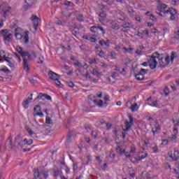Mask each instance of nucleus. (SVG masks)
Returning a JSON list of instances; mask_svg holds the SVG:
<instances>
[{"label": "nucleus", "instance_id": "obj_1", "mask_svg": "<svg viewBox=\"0 0 179 179\" xmlns=\"http://www.w3.org/2000/svg\"><path fill=\"white\" fill-rule=\"evenodd\" d=\"M150 59L148 60L150 68V69H155L156 66H157V61L156 60V58H160V54L155 52L151 56H150Z\"/></svg>", "mask_w": 179, "mask_h": 179}, {"label": "nucleus", "instance_id": "obj_2", "mask_svg": "<svg viewBox=\"0 0 179 179\" xmlns=\"http://www.w3.org/2000/svg\"><path fill=\"white\" fill-rule=\"evenodd\" d=\"M129 122L126 121L124 123V127L125 129L122 128V130L124 132H128V131H129V129H131V125H134V117H132V115H129L128 116Z\"/></svg>", "mask_w": 179, "mask_h": 179}, {"label": "nucleus", "instance_id": "obj_3", "mask_svg": "<svg viewBox=\"0 0 179 179\" xmlns=\"http://www.w3.org/2000/svg\"><path fill=\"white\" fill-rule=\"evenodd\" d=\"M1 34L3 35V38L5 41H8V43H10V40H12V34H9L8 29H2L1 31Z\"/></svg>", "mask_w": 179, "mask_h": 179}, {"label": "nucleus", "instance_id": "obj_4", "mask_svg": "<svg viewBox=\"0 0 179 179\" xmlns=\"http://www.w3.org/2000/svg\"><path fill=\"white\" fill-rule=\"evenodd\" d=\"M36 0H25L24 1V4L23 6V10H29L33 6V4Z\"/></svg>", "mask_w": 179, "mask_h": 179}, {"label": "nucleus", "instance_id": "obj_5", "mask_svg": "<svg viewBox=\"0 0 179 179\" xmlns=\"http://www.w3.org/2000/svg\"><path fill=\"white\" fill-rule=\"evenodd\" d=\"M0 8H2L1 12L3 13L4 19H6V16H8V13L9 12V10H10V9H12V8L10 6L4 7L3 4H1V3Z\"/></svg>", "mask_w": 179, "mask_h": 179}, {"label": "nucleus", "instance_id": "obj_6", "mask_svg": "<svg viewBox=\"0 0 179 179\" xmlns=\"http://www.w3.org/2000/svg\"><path fill=\"white\" fill-rule=\"evenodd\" d=\"M31 97L29 96L26 100H24L22 102V107H24V108H29V103H31V100H33V94H30Z\"/></svg>", "mask_w": 179, "mask_h": 179}, {"label": "nucleus", "instance_id": "obj_7", "mask_svg": "<svg viewBox=\"0 0 179 179\" xmlns=\"http://www.w3.org/2000/svg\"><path fill=\"white\" fill-rule=\"evenodd\" d=\"M18 52L22 57H28L29 61H33V57H31V55L29 52H24L23 50H18Z\"/></svg>", "mask_w": 179, "mask_h": 179}, {"label": "nucleus", "instance_id": "obj_8", "mask_svg": "<svg viewBox=\"0 0 179 179\" xmlns=\"http://www.w3.org/2000/svg\"><path fill=\"white\" fill-rule=\"evenodd\" d=\"M169 12L171 15V20H176V15H177V10L171 8H169Z\"/></svg>", "mask_w": 179, "mask_h": 179}, {"label": "nucleus", "instance_id": "obj_9", "mask_svg": "<svg viewBox=\"0 0 179 179\" xmlns=\"http://www.w3.org/2000/svg\"><path fill=\"white\" fill-rule=\"evenodd\" d=\"M3 57L4 61H6V62H8V66H10V68H15V64H13V62L10 61V58L9 57H6V55H3Z\"/></svg>", "mask_w": 179, "mask_h": 179}, {"label": "nucleus", "instance_id": "obj_10", "mask_svg": "<svg viewBox=\"0 0 179 179\" xmlns=\"http://www.w3.org/2000/svg\"><path fill=\"white\" fill-rule=\"evenodd\" d=\"M31 20H33V22H35L34 23V27L35 30H37V27H38V17H37L36 15H32L31 16Z\"/></svg>", "mask_w": 179, "mask_h": 179}, {"label": "nucleus", "instance_id": "obj_11", "mask_svg": "<svg viewBox=\"0 0 179 179\" xmlns=\"http://www.w3.org/2000/svg\"><path fill=\"white\" fill-rule=\"evenodd\" d=\"M23 64H24V69L26 71V72L29 73V71H30V66H29V60L26 58H24Z\"/></svg>", "mask_w": 179, "mask_h": 179}, {"label": "nucleus", "instance_id": "obj_12", "mask_svg": "<svg viewBox=\"0 0 179 179\" xmlns=\"http://www.w3.org/2000/svg\"><path fill=\"white\" fill-rule=\"evenodd\" d=\"M88 104L91 108L96 107L97 106V100L89 98Z\"/></svg>", "mask_w": 179, "mask_h": 179}, {"label": "nucleus", "instance_id": "obj_13", "mask_svg": "<svg viewBox=\"0 0 179 179\" xmlns=\"http://www.w3.org/2000/svg\"><path fill=\"white\" fill-rule=\"evenodd\" d=\"M48 76H49L50 79H51L52 80H55V79H57V73L52 71H50L48 72Z\"/></svg>", "mask_w": 179, "mask_h": 179}, {"label": "nucleus", "instance_id": "obj_14", "mask_svg": "<svg viewBox=\"0 0 179 179\" xmlns=\"http://www.w3.org/2000/svg\"><path fill=\"white\" fill-rule=\"evenodd\" d=\"M22 143V138H20V136H17L15 139L14 145L17 148V146H20V143Z\"/></svg>", "mask_w": 179, "mask_h": 179}, {"label": "nucleus", "instance_id": "obj_15", "mask_svg": "<svg viewBox=\"0 0 179 179\" xmlns=\"http://www.w3.org/2000/svg\"><path fill=\"white\" fill-rule=\"evenodd\" d=\"M135 78L137 79V80H145V75L142 73H138L137 74H135Z\"/></svg>", "mask_w": 179, "mask_h": 179}, {"label": "nucleus", "instance_id": "obj_16", "mask_svg": "<svg viewBox=\"0 0 179 179\" xmlns=\"http://www.w3.org/2000/svg\"><path fill=\"white\" fill-rule=\"evenodd\" d=\"M29 34H30V32H29V31H26L24 32V38H23V41L25 44L29 43Z\"/></svg>", "mask_w": 179, "mask_h": 179}, {"label": "nucleus", "instance_id": "obj_17", "mask_svg": "<svg viewBox=\"0 0 179 179\" xmlns=\"http://www.w3.org/2000/svg\"><path fill=\"white\" fill-rule=\"evenodd\" d=\"M62 15L64 17H71V16H72V13H69V10H66L62 11Z\"/></svg>", "mask_w": 179, "mask_h": 179}, {"label": "nucleus", "instance_id": "obj_18", "mask_svg": "<svg viewBox=\"0 0 179 179\" xmlns=\"http://www.w3.org/2000/svg\"><path fill=\"white\" fill-rule=\"evenodd\" d=\"M6 146L8 147V149H12L13 148V144L12 143V138H8L6 143Z\"/></svg>", "mask_w": 179, "mask_h": 179}, {"label": "nucleus", "instance_id": "obj_19", "mask_svg": "<svg viewBox=\"0 0 179 179\" xmlns=\"http://www.w3.org/2000/svg\"><path fill=\"white\" fill-rule=\"evenodd\" d=\"M165 61V64H161L162 68H166L167 65L170 64V56H166V57L164 59Z\"/></svg>", "mask_w": 179, "mask_h": 179}, {"label": "nucleus", "instance_id": "obj_20", "mask_svg": "<svg viewBox=\"0 0 179 179\" xmlns=\"http://www.w3.org/2000/svg\"><path fill=\"white\" fill-rule=\"evenodd\" d=\"M178 154H179L178 150H175L174 152H173L174 157H173L172 155H169V157L171 159H173V160L177 161V160H178Z\"/></svg>", "mask_w": 179, "mask_h": 179}, {"label": "nucleus", "instance_id": "obj_21", "mask_svg": "<svg viewBox=\"0 0 179 179\" xmlns=\"http://www.w3.org/2000/svg\"><path fill=\"white\" fill-rule=\"evenodd\" d=\"M130 110H131L132 113H135V111H138V103H134L129 107Z\"/></svg>", "mask_w": 179, "mask_h": 179}, {"label": "nucleus", "instance_id": "obj_22", "mask_svg": "<svg viewBox=\"0 0 179 179\" xmlns=\"http://www.w3.org/2000/svg\"><path fill=\"white\" fill-rule=\"evenodd\" d=\"M122 27H123V29H131L132 24L129 22H125L122 24Z\"/></svg>", "mask_w": 179, "mask_h": 179}, {"label": "nucleus", "instance_id": "obj_23", "mask_svg": "<svg viewBox=\"0 0 179 179\" xmlns=\"http://www.w3.org/2000/svg\"><path fill=\"white\" fill-rule=\"evenodd\" d=\"M38 177H40V171L38 170V169H36L34 170L33 179H37L38 178Z\"/></svg>", "mask_w": 179, "mask_h": 179}, {"label": "nucleus", "instance_id": "obj_24", "mask_svg": "<svg viewBox=\"0 0 179 179\" xmlns=\"http://www.w3.org/2000/svg\"><path fill=\"white\" fill-rule=\"evenodd\" d=\"M72 141V132L69 131L67 134L66 143H71Z\"/></svg>", "mask_w": 179, "mask_h": 179}, {"label": "nucleus", "instance_id": "obj_25", "mask_svg": "<svg viewBox=\"0 0 179 179\" xmlns=\"http://www.w3.org/2000/svg\"><path fill=\"white\" fill-rule=\"evenodd\" d=\"M90 30L92 33H97L99 31V25L91 27Z\"/></svg>", "mask_w": 179, "mask_h": 179}, {"label": "nucleus", "instance_id": "obj_26", "mask_svg": "<svg viewBox=\"0 0 179 179\" xmlns=\"http://www.w3.org/2000/svg\"><path fill=\"white\" fill-rule=\"evenodd\" d=\"M0 71L4 72V73H6L7 75H10L11 71L8 68L5 69H0Z\"/></svg>", "mask_w": 179, "mask_h": 179}, {"label": "nucleus", "instance_id": "obj_27", "mask_svg": "<svg viewBox=\"0 0 179 179\" xmlns=\"http://www.w3.org/2000/svg\"><path fill=\"white\" fill-rule=\"evenodd\" d=\"M24 145H33V139L27 140V138L24 139Z\"/></svg>", "mask_w": 179, "mask_h": 179}, {"label": "nucleus", "instance_id": "obj_28", "mask_svg": "<svg viewBox=\"0 0 179 179\" xmlns=\"http://www.w3.org/2000/svg\"><path fill=\"white\" fill-rule=\"evenodd\" d=\"M116 152L117 153H120V155H124V153H125V150H123L121 148V147L118 146L117 148H116Z\"/></svg>", "mask_w": 179, "mask_h": 179}, {"label": "nucleus", "instance_id": "obj_29", "mask_svg": "<svg viewBox=\"0 0 179 179\" xmlns=\"http://www.w3.org/2000/svg\"><path fill=\"white\" fill-rule=\"evenodd\" d=\"M25 129L26 131H27V132H29L31 136H33V134H34V131H33V130H31L30 127H29L28 126H26Z\"/></svg>", "mask_w": 179, "mask_h": 179}, {"label": "nucleus", "instance_id": "obj_30", "mask_svg": "<svg viewBox=\"0 0 179 179\" xmlns=\"http://www.w3.org/2000/svg\"><path fill=\"white\" fill-rule=\"evenodd\" d=\"M31 57L33 58V61L37 58V53L34 50H31L30 53Z\"/></svg>", "mask_w": 179, "mask_h": 179}, {"label": "nucleus", "instance_id": "obj_31", "mask_svg": "<svg viewBox=\"0 0 179 179\" xmlns=\"http://www.w3.org/2000/svg\"><path fill=\"white\" fill-rule=\"evenodd\" d=\"M34 111L36 113H38V111H41V106L40 105H36L34 108Z\"/></svg>", "mask_w": 179, "mask_h": 179}, {"label": "nucleus", "instance_id": "obj_32", "mask_svg": "<svg viewBox=\"0 0 179 179\" xmlns=\"http://www.w3.org/2000/svg\"><path fill=\"white\" fill-rule=\"evenodd\" d=\"M45 94L40 93L38 95V96L35 99V101L38 100V99H41V100H44V99H43V97H45Z\"/></svg>", "mask_w": 179, "mask_h": 179}, {"label": "nucleus", "instance_id": "obj_33", "mask_svg": "<svg viewBox=\"0 0 179 179\" xmlns=\"http://www.w3.org/2000/svg\"><path fill=\"white\" fill-rule=\"evenodd\" d=\"M164 92L165 93L166 97H167V96H169V94H170V90H169V87L167 85L165 86V88L164 89Z\"/></svg>", "mask_w": 179, "mask_h": 179}, {"label": "nucleus", "instance_id": "obj_34", "mask_svg": "<svg viewBox=\"0 0 179 179\" xmlns=\"http://www.w3.org/2000/svg\"><path fill=\"white\" fill-rule=\"evenodd\" d=\"M149 106H150V107H157V108H159V103H157V101L155 100L152 102V104H149Z\"/></svg>", "mask_w": 179, "mask_h": 179}, {"label": "nucleus", "instance_id": "obj_35", "mask_svg": "<svg viewBox=\"0 0 179 179\" xmlns=\"http://www.w3.org/2000/svg\"><path fill=\"white\" fill-rule=\"evenodd\" d=\"M85 129L86 131H87V132H90V131H92V126L90 124H85Z\"/></svg>", "mask_w": 179, "mask_h": 179}, {"label": "nucleus", "instance_id": "obj_36", "mask_svg": "<svg viewBox=\"0 0 179 179\" xmlns=\"http://www.w3.org/2000/svg\"><path fill=\"white\" fill-rule=\"evenodd\" d=\"M175 33H176V36H173V38L178 40V36H179V28L175 29Z\"/></svg>", "mask_w": 179, "mask_h": 179}, {"label": "nucleus", "instance_id": "obj_37", "mask_svg": "<svg viewBox=\"0 0 179 179\" xmlns=\"http://www.w3.org/2000/svg\"><path fill=\"white\" fill-rule=\"evenodd\" d=\"M174 58H176V52L174 51H172L171 53V62H174Z\"/></svg>", "mask_w": 179, "mask_h": 179}, {"label": "nucleus", "instance_id": "obj_38", "mask_svg": "<svg viewBox=\"0 0 179 179\" xmlns=\"http://www.w3.org/2000/svg\"><path fill=\"white\" fill-rule=\"evenodd\" d=\"M107 16V14L104 11H102L99 13V17H101L102 19L106 18Z\"/></svg>", "mask_w": 179, "mask_h": 179}, {"label": "nucleus", "instance_id": "obj_39", "mask_svg": "<svg viewBox=\"0 0 179 179\" xmlns=\"http://www.w3.org/2000/svg\"><path fill=\"white\" fill-rule=\"evenodd\" d=\"M91 135L94 139L97 138V133L94 130L92 131Z\"/></svg>", "mask_w": 179, "mask_h": 179}, {"label": "nucleus", "instance_id": "obj_40", "mask_svg": "<svg viewBox=\"0 0 179 179\" xmlns=\"http://www.w3.org/2000/svg\"><path fill=\"white\" fill-rule=\"evenodd\" d=\"M15 38H17V40L22 39V34L19 32L15 33Z\"/></svg>", "mask_w": 179, "mask_h": 179}, {"label": "nucleus", "instance_id": "obj_41", "mask_svg": "<svg viewBox=\"0 0 179 179\" xmlns=\"http://www.w3.org/2000/svg\"><path fill=\"white\" fill-rule=\"evenodd\" d=\"M52 122V120H51V117H46L45 124H50Z\"/></svg>", "mask_w": 179, "mask_h": 179}, {"label": "nucleus", "instance_id": "obj_42", "mask_svg": "<svg viewBox=\"0 0 179 179\" xmlns=\"http://www.w3.org/2000/svg\"><path fill=\"white\" fill-rule=\"evenodd\" d=\"M77 20H78V22H83L85 20V17L83 15H78Z\"/></svg>", "mask_w": 179, "mask_h": 179}, {"label": "nucleus", "instance_id": "obj_43", "mask_svg": "<svg viewBox=\"0 0 179 179\" xmlns=\"http://www.w3.org/2000/svg\"><path fill=\"white\" fill-rule=\"evenodd\" d=\"M42 173L43 175V178H45V179L48 178V171L46 172L45 171H43Z\"/></svg>", "mask_w": 179, "mask_h": 179}, {"label": "nucleus", "instance_id": "obj_44", "mask_svg": "<svg viewBox=\"0 0 179 179\" xmlns=\"http://www.w3.org/2000/svg\"><path fill=\"white\" fill-rule=\"evenodd\" d=\"M59 176V171L58 169L54 171V177L57 178Z\"/></svg>", "mask_w": 179, "mask_h": 179}, {"label": "nucleus", "instance_id": "obj_45", "mask_svg": "<svg viewBox=\"0 0 179 179\" xmlns=\"http://www.w3.org/2000/svg\"><path fill=\"white\" fill-rule=\"evenodd\" d=\"M55 84L57 85V86H64L62 84H61V81H59V80H58V78L55 80Z\"/></svg>", "mask_w": 179, "mask_h": 179}, {"label": "nucleus", "instance_id": "obj_46", "mask_svg": "<svg viewBox=\"0 0 179 179\" xmlns=\"http://www.w3.org/2000/svg\"><path fill=\"white\" fill-rule=\"evenodd\" d=\"M98 30H100L101 31H102V34H106V31L104 30V28H103V27L99 26L98 25Z\"/></svg>", "mask_w": 179, "mask_h": 179}, {"label": "nucleus", "instance_id": "obj_47", "mask_svg": "<svg viewBox=\"0 0 179 179\" xmlns=\"http://www.w3.org/2000/svg\"><path fill=\"white\" fill-rule=\"evenodd\" d=\"M166 9H167V6L166 4H162L160 6L159 10H165Z\"/></svg>", "mask_w": 179, "mask_h": 179}, {"label": "nucleus", "instance_id": "obj_48", "mask_svg": "<svg viewBox=\"0 0 179 179\" xmlns=\"http://www.w3.org/2000/svg\"><path fill=\"white\" fill-rule=\"evenodd\" d=\"M57 24H58L59 26H64L65 24V21L58 20L57 22Z\"/></svg>", "mask_w": 179, "mask_h": 179}, {"label": "nucleus", "instance_id": "obj_49", "mask_svg": "<svg viewBox=\"0 0 179 179\" xmlns=\"http://www.w3.org/2000/svg\"><path fill=\"white\" fill-rule=\"evenodd\" d=\"M36 115H39V117H44V114L42 112H36L34 115V117H36Z\"/></svg>", "mask_w": 179, "mask_h": 179}, {"label": "nucleus", "instance_id": "obj_50", "mask_svg": "<svg viewBox=\"0 0 179 179\" xmlns=\"http://www.w3.org/2000/svg\"><path fill=\"white\" fill-rule=\"evenodd\" d=\"M110 57L113 59H115L117 58V54H115L114 52H110Z\"/></svg>", "mask_w": 179, "mask_h": 179}, {"label": "nucleus", "instance_id": "obj_51", "mask_svg": "<svg viewBox=\"0 0 179 179\" xmlns=\"http://www.w3.org/2000/svg\"><path fill=\"white\" fill-rule=\"evenodd\" d=\"M159 65H160L161 68H162V65H165L166 64L165 62H163V57L159 58Z\"/></svg>", "mask_w": 179, "mask_h": 179}, {"label": "nucleus", "instance_id": "obj_52", "mask_svg": "<svg viewBox=\"0 0 179 179\" xmlns=\"http://www.w3.org/2000/svg\"><path fill=\"white\" fill-rule=\"evenodd\" d=\"M92 74L97 77L100 76V73L96 70H93Z\"/></svg>", "mask_w": 179, "mask_h": 179}, {"label": "nucleus", "instance_id": "obj_53", "mask_svg": "<svg viewBox=\"0 0 179 179\" xmlns=\"http://www.w3.org/2000/svg\"><path fill=\"white\" fill-rule=\"evenodd\" d=\"M152 149L154 153H157V152H159V148H157V145L152 147Z\"/></svg>", "mask_w": 179, "mask_h": 179}, {"label": "nucleus", "instance_id": "obj_54", "mask_svg": "<svg viewBox=\"0 0 179 179\" xmlns=\"http://www.w3.org/2000/svg\"><path fill=\"white\" fill-rule=\"evenodd\" d=\"M90 41L92 43H96L97 41V39L96 38H94L93 36L90 37Z\"/></svg>", "mask_w": 179, "mask_h": 179}, {"label": "nucleus", "instance_id": "obj_55", "mask_svg": "<svg viewBox=\"0 0 179 179\" xmlns=\"http://www.w3.org/2000/svg\"><path fill=\"white\" fill-rule=\"evenodd\" d=\"M96 106H99V107H103V100L100 99L99 102H96Z\"/></svg>", "mask_w": 179, "mask_h": 179}, {"label": "nucleus", "instance_id": "obj_56", "mask_svg": "<svg viewBox=\"0 0 179 179\" xmlns=\"http://www.w3.org/2000/svg\"><path fill=\"white\" fill-rule=\"evenodd\" d=\"M148 69H141V70H140V73H145V74H146V73H148Z\"/></svg>", "mask_w": 179, "mask_h": 179}, {"label": "nucleus", "instance_id": "obj_57", "mask_svg": "<svg viewBox=\"0 0 179 179\" xmlns=\"http://www.w3.org/2000/svg\"><path fill=\"white\" fill-rule=\"evenodd\" d=\"M73 171H76V170H78V164H73Z\"/></svg>", "mask_w": 179, "mask_h": 179}, {"label": "nucleus", "instance_id": "obj_58", "mask_svg": "<svg viewBox=\"0 0 179 179\" xmlns=\"http://www.w3.org/2000/svg\"><path fill=\"white\" fill-rule=\"evenodd\" d=\"M39 62H38V64H43L44 62V58L43 57H38Z\"/></svg>", "mask_w": 179, "mask_h": 179}, {"label": "nucleus", "instance_id": "obj_59", "mask_svg": "<svg viewBox=\"0 0 179 179\" xmlns=\"http://www.w3.org/2000/svg\"><path fill=\"white\" fill-rule=\"evenodd\" d=\"M99 44H100V45H101L102 47H103V45H106V41H104V40L100 41H99Z\"/></svg>", "mask_w": 179, "mask_h": 179}, {"label": "nucleus", "instance_id": "obj_60", "mask_svg": "<svg viewBox=\"0 0 179 179\" xmlns=\"http://www.w3.org/2000/svg\"><path fill=\"white\" fill-rule=\"evenodd\" d=\"M150 20H152V21H155V20H156V19H157V18H156V17L155 16V15H150Z\"/></svg>", "mask_w": 179, "mask_h": 179}, {"label": "nucleus", "instance_id": "obj_61", "mask_svg": "<svg viewBox=\"0 0 179 179\" xmlns=\"http://www.w3.org/2000/svg\"><path fill=\"white\" fill-rule=\"evenodd\" d=\"M106 129H110L111 127H113V125L110 123H106Z\"/></svg>", "mask_w": 179, "mask_h": 179}, {"label": "nucleus", "instance_id": "obj_62", "mask_svg": "<svg viewBox=\"0 0 179 179\" xmlns=\"http://www.w3.org/2000/svg\"><path fill=\"white\" fill-rule=\"evenodd\" d=\"M110 27L111 29H117V27H118V24H117V23L112 24Z\"/></svg>", "mask_w": 179, "mask_h": 179}, {"label": "nucleus", "instance_id": "obj_63", "mask_svg": "<svg viewBox=\"0 0 179 179\" xmlns=\"http://www.w3.org/2000/svg\"><path fill=\"white\" fill-rule=\"evenodd\" d=\"M90 64H97V59H92L90 60Z\"/></svg>", "mask_w": 179, "mask_h": 179}, {"label": "nucleus", "instance_id": "obj_64", "mask_svg": "<svg viewBox=\"0 0 179 179\" xmlns=\"http://www.w3.org/2000/svg\"><path fill=\"white\" fill-rule=\"evenodd\" d=\"M45 99H46L47 100H52L51 96L48 94H45Z\"/></svg>", "mask_w": 179, "mask_h": 179}]
</instances>
